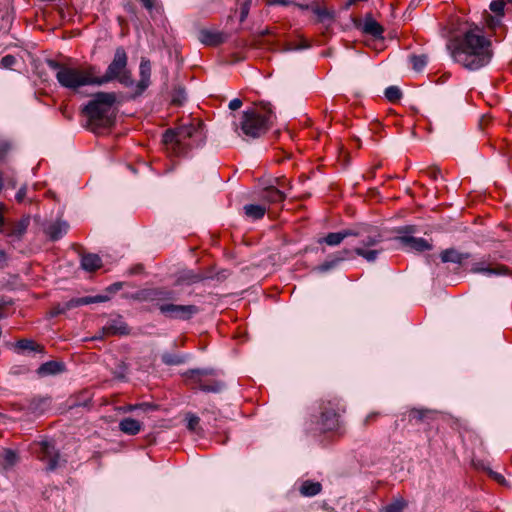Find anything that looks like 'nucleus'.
<instances>
[{"label":"nucleus","mask_w":512,"mask_h":512,"mask_svg":"<svg viewBox=\"0 0 512 512\" xmlns=\"http://www.w3.org/2000/svg\"><path fill=\"white\" fill-rule=\"evenodd\" d=\"M492 55L491 41L474 30L467 31L452 52L457 63L472 71L487 65Z\"/></svg>","instance_id":"f257e3e1"},{"label":"nucleus","mask_w":512,"mask_h":512,"mask_svg":"<svg viewBox=\"0 0 512 512\" xmlns=\"http://www.w3.org/2000/svg\"><path fill=\"white\" fill-rule=\"evenodd\" d=\"M116 94L114 92H97L83 107L82 113L87 118V126L93 132L101 128H111L115 123Z\"/></svg>","instance_id":"f03ea898"},{"label":"nucleus","mask_w":512,"mask_h":512,"mask_svg":"<svg viewBox=\"0 0 512 512\" xmlns=\"http://www.w3.org/2000/svg\"><path fill=\"white\" fill-rule=\"evenodd\" d=\"M47 65L56 72L58 83L66 89L77 91L84 86H97V68L94 65H87L84 68L72 67L53 59L47 60Z\"/></svg>","instance_id":"7ed1b4c3"},{"label":"nucleus","mask_w":512,"mask_h":512,"mask_svg":"<svg viewBox=\"0 0 512 512\" xmlns=\"http://www.w3.org/2000/svg\"><path fill=\"white\" fill-rule=\"evenodd\" d=\"M351 237L359 238L361 244L351 251L368 262L376 261L383 251L382 248H375L383 241V235L376 226L364 223L356 224L351 227Z\"/></svg>","instance_id":"20e7f679"},{"label":"nucleus","mask_w":512,"mask_h":512,"mask_svg":"<svg viewBox=\"0 0 512 512\" xmlns=\"http://www.w3.org/2000/svg\"><path fill=\"white\" fill-rule=\"evenodd\" d=\"M272 117L270 103H261L257 108L244 111L240 121L242 134L253 139L261 137L269 130Z\"/></svg>","instance_id":"39448f33"},{"label":"nucleus","mask_w":512,"mask_h":512,"mask_svg":"<svg viewBox=\"0 0 512 512\" xmlns=\"http://www.w3.org/2000/svg\"><path fill=\"white\" fill-rule=\"evenodd\" d=\"M128 55L124 47L119 46L115 49L114 57L108 65L106 72L102 76H97V86L117 80L125 87H132L135 83L131 71L127 68Z\"/></svg>","instance_id":"423d86ee"},{"label":"nucleus","mask_w":512,"mask_h":512,"mask_svg":"<svg viewBox=\"0 0 512 512\" xmlns=\"http://www.w3.org/2000/svg\"><path fill=\"white\" fill-rule=\"evenodd\" d=\"M345 411L346 408L341 399L337 397L321 399L316 421L318 430L322 433L337 431L340 428V417Z\"/></svg>","instance_id":"0eeeda50"},{"label":"nucleus","mask_w":512,"mask_h":512,"mask_svg":"<svg viewBox=\"0 0 512 512\" xmlns=\"http://www.w3.org/2000/svg\"><path fill=\"white\" fill-rule=\"evenodd\" d=\"M193 128L182 126L175 130L169 129L163 134V143L166 150L174 156H183L192 148L190 138Z\"/></svg>","instance_id":"6e6552de"},{"label":"nucleus","mask_w":512,"mask_h":512,"mask_svg":"<svg viewBox=\"0 0 512 512\" xmlns=\"http://www.w3.org/2000/svg\"><path fill=\"white\" fill-rule=\"evenodd\" d=\"M184 376L187 384L192 389H199L208 393H218L224 387V383L215 378V371L213 369H191Z\"/></svg>","instance_id":"1a4fd4ad"},{"label":"nucleus","mask_w":512,"mask_h":512,"mask_svg":"<svg viewBox=\"0 0 512 512\" xmlns=\"http://www.w3.org/2000/svg\"><path fill=\"white\" fill-rule=\"evenodd\" d=\"M312 13L314 15L312 23L321 26L323 36H328L332 32V27L337 19V13L333 7H329L324 0L312 2Z\"/></svg>","instance_id":"9d476101"},{"label":"nucleus","mask_w":512,"mask_h":512,"mask_svg":"<svg viewBox=\"0 0 512 512\" xmlns=\"http://www.w3.org/2000/svg\"><path fill=\"white\" fill-rule=\"evenodd\" d=\"M159 311L166 318L189 321L200 312V308L193 304L159 303Z\"/></svg>","instance_id":"9b49d317"},{"label":"nucleus","mask_w":512,"mask_h":512,"mask_svg":"<svg viewBox=\"0 0 512 512\" xmlns=\"http://www.w3.org/2000/svg\"><path fill=\"white\" fill-rule=\"evenodd\" d=\"M35 453L40 461L46 464L49 471L55 470L60 461L59 451L51 441H41L35 444Z\"/></svg>","instance_id":"f8f14e48"},{"label":"nucleus","mask_w":512,"mask_h":512,"mask_svg":"<svg viewBox=\"0 0 512 512\" xmlns=\"http://www.w3.org/2000/svg\"><path fill=\"white\" fill-rule=\"evenodd\" d=\"M437 415L438 412L436 410L428 408H411L404 414V416H407L408 422L411 425H430L436 420Z\"/></svg>","instance_id":"ddd939ff"},{"label":"nucleus","mask_w":512,"mask_h":512,"mask_svg":"<svg viewBox=\"0 0 512 512\" xmlns=\"http://www.w3.org/2000/svg\"><path fill=\"white\" fill-rule=\"evenodd\" d=\"M152 65L149 59L142 57L139 65V80L135 84L134 97L140 96L151 84Z\"/></svg>","instance_id":"4468645a"},{"label":"nucleus","mask_w":512,"mask_h":512,"mask_svg":"<svg viewBox=\"0 0 512 512\" xmlns=\"http://www.w3.org/2000/svg\"><path fill=\"white\" fill-rule=\"evenodd\" d=\"M227 38L226 33L217 30L203 28L198 32V40L206 46H218L226 42Z\"/></svg>","instance_id":"2eb2a0df"},{"label":"nucleus","mask_w":512,"mask_h":512,"mask_svg":"<svg viewBox=\"0 0 512 512\" xmlns=\"http://www.w3.org/2000/svg\"><path fill=\"white\" fill-rule=\"evenodd\" d=\"M102 336L128 335L130 329L128 325L121 320V317L109 321L101 329Z\"/></svg>","instance_id":"dca6fc26"},{"label":"nucleus","mask_w":512,"mask_h":512,"mask_svg":"<svg viewBox=\"0 0 512 512\" xmlns=\"http://www.w3.org/2000/svg\"><path fill=\"white\" fill-rule=\"evenodd\" d=\"M361 30L364 34L371 35L375 40L384 39L383 26L380 23H378L375 19H373L371 14L366 15Z\"/></svg>","instance_id":"f3484780"},{"label":"nucleus","mask_w":512,"mask_h":512,"mask_svg":"<svg viewBox=\"0 0 512 512\" xmlns=\"http://www.w3.org/2000/svg\"><path fill=\"white\" fill-rule=\"evenodd\" d=\"M472 273H482L487 275H508L510 269L503 264H496L495 266L485 265L483 262L473 264L471 268Z\"/></svg>","instance_id":"a211bd4d"},{"label":"nucleus","mask_w":512,"mask_h":512,"mask_svg":"<svg viewBox=\"0 0 512 512\" xmlns=\"http://www.w3.org/2000/svg\"><path fill=\"white\" fill-rule=\"evenodd\" d=\"M398 241L403 246L411 250H415L417 252H423L432 249V245L424 238H416L413 236H401L398 237Z\"/></svg>","instance_id":"6ab92c4d"},{"label":"nucleus","mask_w":512,"mask_h":512,"mask_svg":"<svg viewBox=\"0 0 512 512\" xmlns=\"http://www.w3.org/2000/svg\"><path fill=\"white\" fill-rule=\"evenodd\" d=\"M149 299L156 303L159 309V303H172L176 300L175 292L165 288H156L149 292Z\"/></svg>","instance_id":"aec40b11"},{"label":"nucleus","mask_w":512,"mask_h":512,"mask_svg":"<svg viewBox=\"0 0 512 512\" xmlns=\"http://www.w3.org/2000/svg\"><path fill=\"white\" fill-rule=\"evenodd\" d=\"M347 237H351V227L339 232L328 233L325 237L320 238L318 243H325L328 246H337Z\"/></svg>","instance_id":"412c9836"},{"label":"nucleus","mask_w":512,"mask_h":512,"mask_svg":"<svg viewBox=\"0 0 512 512\" xmlns=\"http://www.w3.org/2000/svg\"><path fill=\"white\" fill-rule=\"evenodd\" d=\"M443 263H455L461 265L464 260L470 258L469 253H460L454 248L445 249L440 254Z\"/></svg>","instance_id":"4be33fe9"},{"label":"nucleus","mask_w":512,"mask_h":512,"mask_svg":"<svg viewBox=\"0 0 512 512\" xmlns=\"http://www.w3.org/2000/svg\"><path fill=\"white\" fill-rule=\"evenodd\" d=\"M81 267L88 272H94L102 267V260L94 253L82 254Z\"/></svg>","instance_id":"5701e85b"},{"label":"nucleus","mask_w":512,"mask_h":512,"mask_svg":"<svg viewBox=\"0 0 512 512\" xmlns=\"http://www.w3.org/2000/svg\"><path fill=\"white\" fill-rule=\"evenodd\" d=\"M261 199L270 204L282 203L286 195L274 186L266 187L262 191Z\"/></svg>","instance_id":"b1692460"},{"label":"nucleus","mask_w":512,"mask_h":512,"mask_svg":"<svg viewBox=\"0 0 512 512\" xmlns=\"http://www.w3.org/2000/svg\"><path fill=\"white\" fill-rule=\"evenodd\" d=\"M65 371V364L58 361H48L37 369L39 376L56 375Z\"/></svg>","instance_id":"393cba45"},{"label":"nucleus","mask_w":512,"mask_h":512,"mask_svg":"<svg viewBox=\"0 0 512 512\" xmlns=\"http://www.w3.org/2000/svg\"><path fill=\"white\" fill-rule=\"evenodd\" d=\"M351 254V250L344 249L343 251L339 252L333 259L323 262L316 269L320 272H327L335 268L340 262L344 261L347 258H350Z\"/></svg>","instance_id":"a878e982"},{"label":"nucleus","mask_w":512,"mask_h":512,"mask_svg":"<svg viewBox=\"0 0 512 512\" xmlns=\"http://www.w3.org/2000/svg\"><path fill=\"white\" fill-rule=\"evenodd\" d=\"M142 429V423L133 418H123L119 422V430L127 435H136Z\"/></svg>","instance_id":"bb28decb"},{"label":"nucleus","mask_w":512,"mask_h":512,"mask_svg":"<svg viewBox=\"0 0 512 512\" xmlns=\"http://www.w3.org/2000/svg\"><path fill=\"white\" fill-rule=\"evenodd\" d=\"M322 484L311 480H305L299 487V492L304 497H313L321 493Z\"/></svg>","instance_id":"cd10ccee"},{"label":"nucleus","mask_w":512,"mask_h":512,"mask_svg":"<svg viewBox=\"0 0 512 512\" xmlns=\"http://www.w3.org/2000/svg\"><path fill=\"white\" fill-rule=\"evenodd\" d=\"M50 404L51 399L49 397L33 398L27 408L34 414H42L49 408Z\"/></svg>","instance_id":"c85d7f7f"},{"label":"nucleus","mask_w":512,"mask_h":512,"mask_svg":"<svg viewBox=\"0 0 512 512\" xmlns=\"http://www.w3.org/2000/svg\"><path fill=\"white\" fill-rule=\"evenodd\" d=\"M68 230L66 222L57 221L47 228V234L52 241H57L62 238Z\"/></svg>","instance_id":"c756f323"},{"label":"nucleus","mask_w":512,"mask_h":512,"mask_svg":"<svg viewBox=\"0 0 512 512\" xmlns=\"http://www.w3.org/2000/svg\"><path fill=\"white\" fill-rule=\"evenodd\" d=\"M243 210L248 218L258 220L264 217L267 208L264 205L248 204L243 207Z\"/></svg>","instance_id":"7c9ffc66"},{"label":"nucleus","mask_w":512,"mask_h":512,"mask_svg":"<svg viewBox=\"0 0 512 512\" xmlns=\"http://www.w3.org/2000/svg\"><path fill=\"white\" fill-rule=\"evenodd\" d=\"M30 223L29 217H24L21 220L15 222L8 233L9 236L20 239L27 231Z\"/></svg>","instance_id":"2f4dec72"},{"label":"nucleus","mask_w":512,"mask_h":512,"mask_svg":"<svg viewBox=\"0 0 512 512\" xmlns=\"http://www.w3.org/2000/svg\"><path fill=\"white\" fill-rule=\"evenodd\" d=\"M77 298H72L69 301L65 302L64 304H57L51 308L49 311V317L53 318L58 315L64 314L66 311L71 310L75 307H79L78 304H76Z\"/></svg>","instance_id":"473e14b6"},{"label":"nucleus","mask_w":512,"mask_h":512,"mask_svg":"<svg viewBox=\"0 0 512 512\" xmlns=\"http://www.w3.org/2000/svg\"><path fill=\"white\" fill-rule=\"evenodd\" d=\"M204 279H205V276L203 274L195 273L193 271H188V272L182 274L178 278V282L179 283H183V284H187V285H191V284H194V283L201 282Z\"/></svg>","instance_id":"72a5a7b5"},{"label":"nucleus","mask_w":512,"mask_h":512,"mask_svg":"<svg viewBox=\"0 0 512 512\" xmlns=\"http://www.w3.org/2000/svg\"><path fill=\"white\" fill-rule=\"evenodd\" d=\"M17 348L20 350L34 351V352H43L44 346L36 343L30 339H21L17 342Z\"/></svg>","instance_id":"f704fd0d"},{"label":"nucleus","mask_w":512,"mask_h":512,"mask_svg":"<svg viewBox=\"0 0 512 512\" xmlns=\"http://www.w3.org/2000/svg\"><path fill=\"white\" fill-rule=\"evenodd\" d=\"M162 362L166 365H179L185 362V358L179 354L163 353L161 356Z\"/></svg>","instance_id":"c9c22d12"},{"label":"nucleus","mask_w":512,"mask_h":512,"mask_svg":"<svg viewBox=\"0 0 512 512\" xmlns=\"http://www.w3.org/2000/svg\"><path fill=\"white\" fill-rule=\"evenodd\" d=\"M108 300H109V297L106 295L85 296V297L77 298L76 304H78L79 306H83V305H89L92 303L106 302Z\"/></svg>","instance_id":"e433bc0d"},{"label":"nucleus","mask_w":512,"mask_h":512,"mask_svg":"<svg viewBox=\"0 0 512 512\" xmlns=\"http://www.w3.org/2000/svg\"><path fill=\"white\" fill-rule=\"evenodd\" d=\"M410 63L415 71H421L428 63V56L425 54L411 55Z\"/></svg>","instance_id":"4c0bfd02"},{"label":"nucleus","mask_w":512,"mask_h":512,"mask_svg":"<svg viewBox=\"0 0 512 512\" xmlns=\"http://www.w3.org/2000/svg\"><path fill=\"white\" fill-rule=\"evenodd\" d=\"M407 507V502L400 498L383 507L380 512H402Z\"/></svg>","instance_id":"58836bf2"},{"label":"nucleus","mask_w":512,"mask_h":512,"mask_svg":"<svg viewBox=\"0 0 512 512\" xmlns=\"http://www.w3.org/2000/svg\"><path fill=\"white\" fill-rule=\"evenodd\" d=\"M385 97L388 101L397 103L402 97V92L397 86H389L385 90Z\"/></svg>","instance_id":"ea45409f"},{"label":"nucleus","mask_w":512,"mask_h":512,"mask_svg":"<svg viewBox=\"0 0 512 512\" xmlns=\"http://www.w3.org/2000/svg\"><path fill=\"white\" fill-rule=\"evenodd\" d=\"M3 464L5 466H13L17 461L16 453L11 449H4L2 453Z\"/></svg>","instance_id":"a19ab883"},{"label":"nucleus","mask_w":512,"mask_h":512,"mask_svg":"<svg viewBox=\"0 0 512 512\" xmlns=\"http://www.w3.org/2000/svg\"><path fill=\"white\" fill-rule=\"evenodd\" d=\"M200 418L197 415L189 413L187 415V428L191 432H197Z\"/></svg>","instance_id":"79ce46f5"},{"label":"nucleus","mask_w":512,"mask_h":512,"mask_svg":"<svg viewBox=\"0 0 512 512\" xmlns=\"http://www.w3.org/2000/svg\"><path fill=\"white\" fill-rule=\"evenodd\" d=\"M504 6V0H493L490 4V10L498 16H503Z\"/></svg>","instance_id":"37998d69"},{"label":"nucleus","mask_w":512,"mask_h":512,"mask_svg":"<svg viewBox=\"0 0 512 512\" xmlns=\"http://www.w3.org/2000/svg\"><path fill=\"white\" fill-rule=\"evenodd\" d=\"M252 0H246L244 1L240 6V22H244L247 18L250 7H251Z\"/></svg>","instance_id":"c03bdc74"},{"label":"nucleus","mask_w":512,"mask_h":512,"mask_svg":"<svg viewBox=\"0 0 512 512\" xmlns=\"http://www.w3.org/2000/svg\"><path fill=\"white\" fill-rule=\"evenodd\" d=\"M16 63V58L12 55H6L1 59V65L5 68H11Z\"/></svg>","instance_id":"a18cd8bd"},{"label":"nucleus","mask_w":512,"mask_h":512,"mask_svg":"<svg viewBox=\"0 0 512 512\" xmlns=\"http://www.w3.org/2000/svg\"><path fill=\"white\" fill-rule=\"evenodd\" d=\"M310 44L305 40L302 39L301 43L298 45H294L293 43H289L286 47V50H299V49H306L309 48Z\"/></svg>","instance_id":"49530a36"},{"label":"nucleus","mask_w":512,"mask_h":512,"mask_svg":"<svg viewBox=\"0 0 512 512\" xmlns=\"http://www.w3.org/2000/svg\"><path fill=\"white\" fill-rule=\"evenodd\" d=\"M379 415H380L379 412H372V413L368 414L366 416V418L363 420V426L368 427L369 425H371L373 422H375L377 420Z\"/></svg>","instance_id":"de8ad7c7"},{"label":"nucleus","mask_w":512,"mask_h":512,"mask_svg":"<svg viewBox=\"0 0 512 512\" xmlns=\"http://www.w3.org/2000/svg\"><path fill=\"white\" fill-rule=\"evenodd\" d=\"M426 173H427V175H428L430 178H432V179H434V180H437V179H438V177H439V175L441 174V171H440L439 167H437V166H431V167H429V168L426 170Z\"/></svg>","instance_id":"09e8293b"},{"label":"nucleus","mask_w":512,"mask_h":512,"mask_svg":"<svg viewBox=\"0 0 512 512\" xmlns=\"http://www.w3.org/2000/svg\"><path fill=\"white\" fill-rule=\"evenodd\" d=\"M137 409H140L143 412H149V411L156 410L157 406L152 403L143 402V403L137 404Z\"/></svg>","instance_id":"8fccbe9b"},{"label":"nucleus","mask_w":512,"mask_h":512,"mask_svg":"<svg viewBox=\"0 0 512 512\" xmlns=\"http://www.w3.org/2000/svg\"><path fill=\"white\" fill-rule=\"evenodd\" d=\"M11 145L7 141H0V159L3 158L10 150Z\"/></svg>","instance_id":"3c124183"},{"label":"nucleus","mask_w":512,"mask_h":512,"mask_svg":"<svg viewBox=\"0 0 512 512\" xmlns=\"http://www.w3.org/2000/svg\"><path fill=\"white\" fill-rule=\"evenodd\" d=\"M26 193H27V188L25 186L21 187L15 196L17 202L21 203L24 200Z\"/></svg>","instance_id":"603ef678"},{"label":"nucleus","mask_w":512,"mask_h":512,"mask_svg":"<svg viewBox=\"0 0 512 512\" xmlns=\"http://www.w3.org/2000/svg\"><path fill=\"white\" fill-rule=\"evenodd\" d=\"M242 106V101L238 98H235L229 102V108L231 110H237Z\"/></svg>","instance_id":"864d4df0"},{"label":"nucleus","mask_w":512,"mask_h":512,"mask_svg":"<svg viewBox=\"0 0 512 512\" xmlns=\"http://www.w3.org/2000/svg\"><path fill=\"white\" fill-rule=\"evenodd\" d=\"M142 5L148 10V11H152V9L154 8V5H155V1L156 0H140Z\"/></svg>","instance_id":"5fc2aeb1"},{"label":"nucleus","mask_w":512,"mask_h":512,"mask_svg":"<svg viewBox=\"0 0 512 512\" xmlns=\"http://www.w3.org/2000/svg\"><path fill=\"white\" fill-rule=\"evenodd\" d=\"M123 284L121 282H116V283H113L112 285H110L108 288H107V291L111 292V293H115L117 292L118 290H120L122 288Z\"/></svg>","instance_id":"6e6d98bb"},{"label":"nucleus","mask_w":512,"mask_h":512,"mask_svg":"<svg viewBox=\"0 0 512 512\" xmlns=\"http://www.w3.org/2000/svg\"><path fill=\"white\" fill-rule=\"evenodd\" d=\"M7 261V254L5 251L0 250V268H3Z\"/></svg>","instance_id":"4d7b16f0"},{"label":"nucleus","mask_w":512,"mask_h":512,"mask_svg":"<svg viewBox=\"0 0 512 512\" xmlns=\"http://www.w3.org/2000/svg\"><path fill=\"white\" fill-rule=\"evenodd\" d=\"M296 6L301 10H310L312 12V3H310V4L297 3Z\"/></svg>","instance_id":"13d9d810"},{"label":"nucleus","mask_w":512,"mask_h":512,"mask_svg":"<svg viewBox=\"0 0 512 512\" xmlns=\"http://www.w3.org/2000/svg\"><path fill=\"white\" fill-rule=\"evenodd\" d=\"M136 409H137V404H135V405L129 404V405L124 406V407L121 408V410L124 411V412H132V411H134Z\"/></svg>","instance_id":"bf43d9fd"},{"label":"nucleus","mask_w":512,"mask_h":512,"mask_svg":"<svg viewBox=\"0 0 512 512\" xmlns=\"http://www.w3.org/2000/svg\"><path fill=\"white\" fill-rule=\"evenodd\" d=\"M321 508L327 512H334V508L330 507L327 502H322Z\"/></svg>","instance_id":"052dcab7"},{"label":"nucleus","mask_w":512,"mask_h":512,"mask_svg":"<svg viewBox=\"0 0 512 512\" xmlns=\"http://www.w3.org/2000/svg\"><path fill=\"white\" fill-rule=\"evenodd\" d=\"M273 4H279V5L287 6V5L291 4V1H289V0H275V1H273Z\"/></svg>","instance_id":"680f3d73"},{"label":"nucleus","mask_w":512,"mask_h":512,"mask_svg":"<svg viewBox=\"0 0 512 512\" xmlns=\"http://www.w3.org/2000/svg\"><path fill=\"white\" fill-rule=\"evenodd\" d=\"M493 477L495 480H497L500 483L505 481L504 477L501 474L493 473Z\"/></svg>","instance_id":"e2e57ef3"},{"label":"nucleus","mask_w":512,"mask_h":512,"mask_svg":"<svg viewBox=\"0 0 512 512\" xmlns=\"http://www.w3.org/2000/svg\"><path fill=\"white\" fill-rule=\"evenodd\" d=\"M276 181H277V184L279 186H284L285 185V179L284 178H278Z\"/></svg>","instance_id":"0e129e2a"},{"label":"nucleus","mask_w":512,"mask_h":512,"mask_svg":"<svg viewBox=\"0 0 512 512\" xmlns=\"http://www.w3.org/2000/svg\"><path fill=\"white\" fill-rule=\"evenodd\" d=\"M3 19H5L7 23H11L12 17L6 13V15H3Z\"/></svg>","instance_id":"69168bd1"},{"label":"nucleus","mask_w":512,"mask_h":512,"mask_svg":"<svg viewBox=\"0 0 512 512\" xmlns=\"http://www.w3.org/2000/svg\"><path fill=\"white\" fill-rule=\"evenodd\" d=\"M61 111H62V114H63L66 118H68V119L70 118V115H69V114H68V112H67V107L62 108V109H61Z\"/></svg>","instance_id":"338daca9"},{"label":"nucleus","mask_w":512,"mask_h":512,"mask_svg":"<svg viewBox=\"0 0 512 512\" xmlns=\"http://www.w3.org/2000/svg\"><path fill=\"white\" fill-rule=\"evenodd\" d=\"M139 269H141V266H138L137 268H133V269L131 270V273H132V274H133V273H137Z\"/></svg>","instance_id":"774afa93"}]
</instances>
